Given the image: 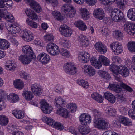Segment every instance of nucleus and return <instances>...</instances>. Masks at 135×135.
I'll return each instance as SVG.
<instances>
[{
  "label": "nucleus",
  "instance_id": "nucleus-1",
  "mask_svg": "<svg viewBox=\"0 0 135 135\" xmlns=\"http://www.w3.org/2000/svg\"><path fill=\"white\" fill-rule=\"evenodd\" d=\"M63 14L67 17L71 18L75 16L76 11L72 7H70L68 4H64L61 8Z\"/></svg>",
  "mask_w": 135,
  "mask_h": 135
},
{
  "label": "nucleus",
  "instance_id": "nucleus-2",
  "mask_svg": "<svg viewBox=\"0 0 135 135\" xmlns=\"http://www.w3.org/2000/svg\"><path fill=\"white\" fill-rule=\"evenodd\" d=\"M110 15L112 20L115 22L120 21L124 17L122 12L118 9H115L112 11Z\"/></svg>",
  "mask_w": 135,
  "mask_h": 135
},
{
  "label": "nucleus",
  "instance_id": "nucleus-3",
  "mask_svg": "<svg viewBox=\"0 0 135 135\" xmlns=\"http://www.w3.org/2000/svg\"><path fill=\"white\" fill-rule=\"evenodd\" d=\"M46 49L47 52L52 55H57L60 52L58 47L52 43H50L47 44Z\"/></svg>",
  "mask_w": 135,
  "mask_h": 135
},
{
  "label": "nucleus",
  "instance_id": "nucleus-4",
  "mask_svg": "<svg viewBox=\"0 0 135 135\" xmlns=\"http://www.w3.org/2000/svg\"><path fill=\"white\" fill-rule=\"evenodd\" d=\"M65 71L68 74L74 75L77 72L76 68L74 64L71 63H67L64 66Z\"/></svg>",
  "mask_w": 135,
  "mask_h": 135
},
{
  "label": "nucleus",
  "instance_id": "nucleus-5",
  "mask_svg": "<svg viewBox=\"0 0 135 135\" xmlns=\"http://www.w3.org/2000/svg\"><path fill=\"white\" fill-rule=\"evenodd\" d=\"M110 46L113 52L116 55H119L123 51V49L122 45L118 42H113L111 44Z\"/></svg>",
  "mask_w": 135,
  "mask_h": 135
},
{
  "label": "nucleus",
  "instance_id": "nucleus-6",
  "mask_svg": "<svg viewBox=\"0 0 135 135\" xmlns=\"http://www.w3.org/2000/svg\"><path fill=\"white\" fill-rule=\"evenodd\" d=\"M2 18L11 22H13L14 20V17L12 15L8 12L7 9L0 10V20Z\"/></svg>",
  "mask_w": 135,
  "mask_h": 135
},
{
  "label": "nucleus",
  "instance_id": "nucleus-7",
  "mask_svg": "<svg viewBox=\"0 0 135 135\" xmlns=\"http://www.w3.org/2000/svg\"><path fill=\"white\" fill-rule=\"evenodd\" d=\"M95 125L96 127L99 129H106L109 127V124L108 122L100 119L96 120Z\"/></svg>",
  "mask_w": 135,
  "mask_h": 135
},
{
  "label": "nucleus",
  "instance_id": "nucleus-8",
  "mask_svg": "<svg viewBox=\"0 0 135 135\" xmlns=\"http://www.w3.org/2000/svg\"><path fill=\"white\" fill-rule=\"evenodd\" d=\"M37 58L38 61L43 64H47L50 60V56L44 52L40 53L38 56Z\"/></svg>",
  "mask_w": 135,
  "mask_h": 135
},
{
  "label": "nucleus",
  "instance_id": "nucleus-9",
  "mask_svg": "<svg viewBox=\"0 0 135 135\" xmlns=\"http://www.w3.org/2000/svg\"><path fill=\"white\" fill-rule=\"evenodd\" d=\"M40 103L41 109L43 112L45 113H50L52 109V107L50 106L45 100H42Z\"/></svg>",
  "mask_w": 135,
  "mask_h": 135
},
{
  "label": "nucleus",
  "instance_id": "nucleus-10",
  "mask_svg": "<svg viewBox=\"0 0 135 135\" xmlns=\"http://www.w3.org/2000/svg\"><path fill=\"white\" fill-rule=\"evenodd\" d=\"M94 47L98 51L103 54L107 51L106 46L100 41L96 42L94 45Z\"/></svg>",
  "mask_w": 135,
  "mask_h": 135
},
{
  "label": "nucleus",
  "instance_id": "nucleus-11",
  "mask_svg": "<svg viewBox=\"0 0 135 135\" xmlns=\"http://www.w3.org/2000/svg\"><path fill=\"white\" fill-rule=\"evenodd\" d=\"M79 120L83 125H86L87 123H89L91 121V117L89 115L83 113L80 115Z\"/></svg>",
  "mask_w": 135,
  "mask_h": 135
},
{
  "label": "nucleus",
  "instance_id": "nucleus-12",
  "mask_svg": "<svg viewBox=\"0 0 135 135\" xmlns=\"http://www.w3.org/2000/svg\"><path fill=\"white\" fill-rule=\"evenodd\" d=\"M21 32L23 33L21 37L25 41L29 42L33 39V34L30 30H26L21 31Z\"/></svg>",
  "mask_w": 135,
  "mask_h": 135
},
{
  "label": "nucleus",
  "instance_id": "nucleus-13",
  "mask_svg": "<svg viewBox=\"0 0 135 135\" xmlns=\"http://www.w3.org/2000/svg\"><path fill=\"white\" fill-rule=\"evenodd\" d=\"M42 89L40 85L36 83L32 84L31 86V90L34 95L39 96L42 93Z\"/></svg>",
  "mask_w": 135,
  "mask_h": 135
},
{
  "label": "nucleus",
  "instance_id": "nucleus-14",
  "mask_svg": "<svg viewBox=\"0 0 135 135\" xmlns=\"http://www.w3.org/2000/svg\"><path fill=\"white\" fill-rule=\"evenodd\" d=\"M22 51L23 52L26 54V55L32 57V59H35L36 56L33 52L32 48L29 46L25 45L22 48Z\"/></svg>",
  "mask_w": 135,
  "mask_h": 135
},
{
  "label": "nucleus",
  "instance_id": "nucleus-15",
  "mask_svg": "<svg viewBox=\"0 0 135 135\" xmlns=\"http://www.w3.org/2000/svg\"><path fill=\"white\" fill-rule=\"evenodd\" d=\"M83 69L84 72L90 76H93L95 73V69L91 66L85 65L83 66Z\"/></svg>",
  "mask_w": 135,
  "mask_h": 135
},
{
  "label": "nucleus",
  "instance_id": "nucleus-16",
  "mask_svg": "<svg viewBox=\"0 0 135 135\" xmlns=\"http://www.w3.org/2000/svg\"><path fill=\"white\" fill-rule=\"evenodd\" d=\"M93 15L97 18L101 20L104 17V13L102 8L96 9L94 11Z\"/></svg>",
  "mask_w": 135,
  "mask_h": 135
},
{
  "label": "nucleus",
  "instance_id": "nucleus-17",
  "mask_svg": "<svg viewBox=\"0 0 135 135\" xmlns=\"http://www.w3.org/2000/svg\"><path fill=\"white\" fill-rule=\"evenodd\" d=\"M90 55L86 52H85L83 54H79L78 58L80 62L82 63H86L90 59Z\"/></svg>",
  "mask_w": 135,
  "mask_h": 135
},
{
  "label": "nucleus",
  "instance_id": "nucleus-18",
  "mask_svg": "<svg viewBox=\"0 0 135 135\" xmlns=\"http://www.w3.org/2000/svg\"><path fill=\"white\" fill-rule=\"evenodd\" d=\"M78 40L80 44L84 47H86L89 45V40L87 37L85 35L81 34L79 36Z\"/></svg>",
  "mask_w": 135,
  "mask_h": 135
},
{
  "label": "nucleus",
  "instance_id": "nucleus-19",
  "mask_svg": "<svg viewBox=\"0 0 135 135\" xmlns=\"http://www.w3.org/2000/svg\"><path fill=\"white\" fill-rule=\"evenodd\" d=\"M118 72L121 74L123 76L126 77L129 75V70L126 67L122 65L118 66L117 69Z\"/></svg>",
  "mask_w": 135,
  "mask_h": 135
},
{
  "label": "nucleus",
  "instance_id": "nucleus-20",
  "mask_svg": "<svg viewBox=\"0 0 135 135\" xmlns=\"http://www.w3.org/2000/svg\"><path fill=\"white\" fill-rule=\"evenodd\" d=\"M74 25L75 26L81 30L85 31L87 29L85 23L81 20H79L75 22Z\"/></svg>",
  "mask_w": 135,
  "mask_h": 135
},
{
  "label": "nucleus",
  "instance_id": "nucleus-21",
  "mask_svg": "<svg viewBox=\"0 0 135 135\" xmlns=\"http://www.w3.org/2000/svg\"><path fill=\"white\" fill-rule=\"evenodd\" d=\"M55 105L57 108H59L62 106H63L65 104V102L62 99L61 97H56L54 101Z\"/></svg>",
  "mask_w": 135,
  "mask_h": 135
},
{
  "label": "nucleus",
  "instance_id": "nucleus-22",
  "mask_svg": "<svg viewBox=\"0 0 135 135\" xmlns=\"http://www.w3.org/2000/svg\"><path fill=\"white\" fill-rule=\"evenodd\" d=\"M32 57L28 55H21L19 57V59L23 64H28L31 62L32 59H32Z\"/></svg>",
  "mask_w": 135,
  "mask_h": 135
},
{
  "label": "nucleus",
  "instance_id": "nucleus-23",
  "mask_svg": "<svg viewBox=\"0 0 135 135\" xmlns=\"http://www.w3.org/2000/svg\"><path fill=\"white\" fill-rule=\"evenodd\" d=\"M7 64L5 65V68L10 71H14L16 68V65L14 62L11 61H8L6 62Z\"/></svg>",
  "mask_w": 135,
  "mask_h": 135
},
{
  "label": "nucleus",
  "instance_id": "nucleus-24",
  "mask_svg": "<svg viewBox=\"0 0 135 135\" xmlns=\"http://www.w3.org/2000/svg\"><path fill=\"white\" fill-rule=\"evenodd\" d=\"M7 99L11 103H14L18 102L19 100L18 96L16 94L11 93L7 97Z\"/></svg>",
  "mask_w": 135,
  "mask_h": 135
},
{
  "label": "nucleus",
  "instance_id": "nucleus-25",
  "mask_svg": "<svg viewBox=\"0 0 135 135\" xmlns=\"http://www.w3.org/2000/svg\"><path fill=\"white\" fill-rule=\"evenodd\" d=\"M104 97L111 103H114L116 100L115 96L108 92H107L104 94Z\"/></svg>",
  "mask_w": 135,
  "mask_h": 135
},
{
  "label": "nucleus",
  "instance_id": "nucleus-26",
  "mask_svg": "<svg viewBox=\"0 0 135 135\" xmlns=\"http://www.w3.org/2000/svg\"><path fill=\"white\" fill-rule=\"evenodd\" d=\"M59 109L57 111V113L65 118H67L68 116V110L64 108L61 107L58 108Z\"/></svg>",
  "mask_w": 135,
  "mask_h": 135
},
{
  "label": "nucleus",
  "instance_id": "nucleus-27",
  "mask_svg": "<svg viewBox=\"0 0 135 135\" xmlns=\"http://www.w3.org/2000/svg\"><path fill=\"white\" fill-rule=\"evenodd\" d=\"M108 88L110 89L117 93H120L122 91L121 88L117 84H109Z\"/></svg>",
  "mask_w": 135,
  "mask_h": 135
},
{
  "label": "nucleus",
  "instance_id": "nucleus-28",
  "mask_svg": "<svg viewBox=\"0 0 135 135\" xmlns=\"http://www.w3.org/2000/svg\"><path fill=\"white\" fill-rule=\"evenodd\" d=\"M92 65L95 68L99 69L101 67L102 64L100 61H98L94 57H92L90 60Z\"/></svg>",
  "mask_w": 135,
  "mask_h": 135
},
{
  "label": "nucleus",
  "instance_id": "nucleus-29",
  "mask_svg": "<svg viewBox=\"0 0 135 135\" xmlns=\"http://www.w3.org/2000/svg\"><path fill=\"white\" fill-rule=\"evenodd\" d=\"M118 120L120 123L126 126H129L131 124V122L129 120V119L123 116H120Z\"/></svg>",
  "mask_w": 135,
  "mask_h": 135
},
{
  "label": "nucleus",
  "instance_id": "nucleus-30",
  "mask_svg": "<svg viewBox=\"0 0 135 135\" xmlns=\"http://www.w3.org/2000/svg\"><path fill=\"white\" fill-rule=\"evenodd\" d=\"M12 113L15 117L18 119H22L24 117V114L21 110H14L12 111Z\"/></svg>",
  "mask_w": 135,
  "mask_h": 135
},
{
  "label": "nucleus",
  "instance_id": "nucleus-31",
  "mask_svg": "<svg viewBox=\"0 0 135 135\" xmlns=\"http://www.w3.org/2000/svg\"><path fill=\"white\" fill-rule=\"evenodd\" d=\"M78 130L82 135H86L90 132L89 129L81 125H79L78 127Z\"/></svg>",
  "mask_w": 135,
  "mask_h": 135
},
{
  "label": "nucleus",
  "instance_id": "nucleus-32",
  "mask_svg": "<svg viewBox=\"0 0 135 135\" xmlns=\"http://www.w3.org/2000/svg\"><path fill=\"white\" fill-rule=\"evenodd\" d=\"M128 17L132 21H135V8H131L127 12Z\"/></svg>",
  "mask_w": 135,
  "mask_h": 135
},
{
  "label": "nucleus",
  "instance_id": "nucleus-33",
  "mask_svg": "<svg viewBox=\"0 0 135 135\" xmlns=\"http://www.w3.org/2000/svg\"><path fill=\"white\" fill-rule=\"evenodd\" d=\"M22 95L27 100H31L33 97V95L32 93L29 91H24Z\"/></svg>",
  "mask_w": 135,
  "mask_h": 135
},
{
  "label": "nucleus",
  "instance_id": "nucleus-34",
  "mask_svg": "<svg viewBox=\"0 0 135 135\" xmlns=\"http://www.w3.org/2000/svg\"><path fill=\"white\" fill-rule=\"evenodd\" d=\"M30 6L33 8L34 10L37 13H40L42 9L38 3L35 1H33L30 4Z\"/></svg>",
  "mask_w": 135,
  "mask_h": 135
},
{
  "label": "nucleus",
  "instance_id": "nucleus-35",
  "mask_svg": "<svg viewBox=\"0 0 135 135\" xmlns=\"http://www.w3.org/2000/svg\"><path fill=\"white\" fill-rule=\"evenodd\" d=\"M30 6L33 8L34 10L37 13H40L42 9L38 3L35 1H33L30 4Z\"/></svg>",
  "mask_w": 135,
  "mask_h": 135
},
{
  "label": "nucleus",
  "instance_id": "nucleus-36",
  "mask_svg": "<svg viewBox=\"0 0 135 135\" xmlns=\"http://www.w3.org/2000/svg\"><path fill=\"white\" fill-rule=\"evenodd\" d=\"M14 85L16 88L20 90L23 88L24 86L23 81L20 79H18L15 81L14 82Z\"/></svg>",
  "mask_w": 135,
  "mask_h": 135
},
{
  "label": "nucleus",
  "instance_id": "nucleus-37",
  "mask_svg": "<svg viewBox=\"0 0 135 135\" xmlns=\"http://www.w3.org/2000/svg\"><path fill=\"white\" fill-rule=\"evenodd\" d=\"M98 60L102 64H103L104 65L106 66H108L110 62L108 59L103 55H101L99 57Z\"/></svg>",
  "mask_w": 135,
  "mask_h": 135
},
{
  "label": "nucleus",
  "instance_id": "nucleus-38",
  "mask_svg": "<svg viewBox=\"0 0 135 135\" xmlns=\"http://www.w3.org/2000/svg\"><path fill=\"white\" fill-rule=\"evenodd\" d=\"M92 98L99 103H102L103 100L102 96L97 93H94L91 95Z\"/></svg>",
  "mask_w": 135,
  "mask_h": 135
},
{
  "label": "nucleus",
  "instance_id": "nucleus-39",
  "mask_svg": "<svg viewBox=\"0 0 135 135\" xmlns=\"http://www.w3.org/2000/svg\"><path fill=\"white\" fill-rule=\"evenodd\" d=\"M132 105L134 109L129 110L128 112V114L132 119L135 120V100L132 102Z\"/></svg>",
  "mask_w": 135,
  "mask_h": 135
},
{
  "label": "nucleus",
  "instance_id": "nucleus-40",
  "mask_svg": "<svg viewBox=\"0 0 135 135\" xmlns=\"http://www.w3.org/2000/svg\"><path fill=\"white\" fill-rule=\"evenodd\" d=\"M81 14L84 20H87L90 18L89 13L85 8H83L81 10Z\"/></svg>",
  "mask_w": 135,
  "mask_h": 135
},
{
  "label": "nucleus",
  "instance_id": "nucleus-41",
  "mask_svg": "<svg viewBox=\"0 0 135 135\" xmlns=\"http://www.w3.org/2000/svg\"><path fill=\"white\" fill-rule=\"evenodd\" d=\"M43 121L47 124L52 126L54 123V120L52 118L46 116H45L42 118Z\"/></svg>",
  "mask_w": 135,
  "mask_h": 135
},
{
  "label": "nucleus",
  "instance_id": "nucleus-42",
  "mask_svg": "<svg viewBox=\"0 0 135 135\" xmlns=\"http://www.w3.org/2000/svg\"><path fill=\"white\" fill-rule=\"evenodd\" d=\"M8 123V119L4 115H0V124L2 126H6Z\"/></svg>",
  "mask_w": 135,
  "mask_h": 135
},
{
  "label": "nucleus",
  "instance_id": "nucleus-43",
  "mask_svg": "<svg viewBox=\"0 0 135 135\" xmlns=\"http://www.w3.org/2000/svg\"><path fill=\"white\" fill-rule=\"evenodd\" d=\"M98 74L101 77L105 79L108 80L110 78V74L108 73L105 71L99 70Z\"/></svg>",
  "mask_w": 135,
  "mask_h": 135
},
{
  "label": "nucleus",
  "instance_id": "nucleus-44",
  "mask_svg": "<svg viewBox=\"0 0 135 135\" xmlns=\"http://www.w3.org/2000/svg\"><path fill=\"white\" fill-rule=\"evenodd\" d=\"M114 1H116L118 3L119 8L122 10L125 8V4L127 2L128 0H112Z\"/></svg>",
  "mask_w": 135,
  "mask_h": 135
},
{
  "label": "nucleus",
  "instance_id": "nucleus-45",
  "mask_svg": "<svg viewBox=\"0 0 135 135\" xmlns=\"http://www.w3.org/2000/svg\"><path fill=\"white\" fill-rule=\"evenodd\" d=\"M120 86L128 92L131 93L133 91V89L131 87L123 82L121 83Z\"/></svg>",
  "mask_w": 135,
  "mask_h": 135
},
{
  "label": "nucleus",
  "instance_id": "nucleus-46",
  "mask_svg": "<svg viewBox=\"0 0 135 135\" xmlns=\"http://www.w3.org/2000/svg\"><path fill=\"white\" fill-rule=\"evenodd\" d=\"M128 50L131 52H135V42L130 41L127 45Z\"/></svg>",
  "mask_w": 135,
  "mask_h": 135
},
{
  "label": "nucleus",
  "instance_id": "nucleus-47",
  "mask_svg": "<svg viewBox=\"0 0 135 135\" xmlns=\"http://www.w3.org/2000/svg\"><path fill=\"white\" fill-rule=\"evenodd\" d=\"M26 22L28 25L32 28H36L38 27V25L37 23L30 20L28 18H27L26 20Z\"/></svg>",
  "mask_w": 135,
  "mask_h": 135
},
{
  "label": "nucleus",
  "instance_id": "nucleus-48",
  "mask_svg": "<svg viewBox=\"0 0 135 135\" xmlns=\"http://www.w3.org/2000/svg\"><path fill=\"white\" fill-rule=\"evenodd\" d=\"M78 84L84 88H87L89 86L88 83L83 80L78 79Z\"/></svg>",
  "mask_w": 135,
  "mask_h": 135
},
{
  "label": "nucleus",
  "instance_id": "nucleus-49",
  "mask_svg": "<svg viewBox=\"0 0 135 135\" xmlns=\"http://www.w3.org/2000/svg\"><path fill=\"white\" fill-rule=\"evenodd\" d=\"M52 14L54 18L57 20H62L63 17L59 12L54 11L52 12Z\"/></svg>",
  "mask_w": 135,
  "mask_h": 135
},
{
  "label": "nucleus",
  "instance_id": "nucleus-50",
  "mask_svg": "<svg viewBox=\"0 0 135 135\" xmlns=\"http://www.w3.org/2000/svg\"><path fill=\"white\" fill-rule=\"evenodd\" d=\"M67 108L70 110V111L74 112L76 111L77 108L76 104L74 103H70L67 105Z\"/></svg>",
  "mask_w": 135,
  "mask_h": 135
},
{
  "label": "nucleus",
  "instance_id": "nucleus-51",
  "mask_svg": "<svg viewBox=\"0 0 135 135\" xmlns=\"http://www.w3.org/2000/svg\"><path fill=\"white\" fill-rule=\"evenodd\" d=\"M114 36L117 39H122L123 35L121 32L118 30H115L114 33Z\"/></svg>",
  "mask_w": 135,
  "mask_h": 135
},
{
  "label": "nucleus",
  "instance_id": "nucleus-52",
  "mask_svg": "<svg viewBox=\"0 0 135 135\" xmlns=\"http://www.w3.org/2000/svg\"><path fill=\"white\" fill-rule=\"evenodd\" d=\"M106 113L112 116L115 113L116 111L114 109L111 107H109L107 108L106 110Z\"/></svg>",
  "mask_w": 135,
  "mask_h": 135
},
{
  "label": "nucleus",
  "instance_id": "nucleus-53",
  "mask_svg": "<svg viewBox=\"0 0 135 135\" xmlns=\"http://www.w3.org/2000/svg\"><path fill=\"white\" fill-rule=\"evenodd\" d=\"M19 75L21 78L25 80H28L30 79L29 75L23 71H20Z\"/></svg>",
  "mask_w": 135,
  "mask_h": 135
},
{
  "label": "nucleus",
  "instance_id": "nucleus-54",
  "mask_svg": "<svg viewBox=\"0 0 135 135\" xmlns=\"http://www.w3.org/2000/svg\"><path fill=\"white\" fill-rule=\"evenodd\" d=\"M54 38V36L50 33L47 34L44 36V39L47 42L52 41Z\"/></svg>",
  "mask_w": 135,
  "mask_h": 135
},
{
  "label": "nucleus",
  "instance_id": "nucleus-55",
  "mask_svg": "<svg viewBox=\"0 0 135 135\" xmlns=\"http://www.w3.org/2000/svg\"><path fill=\"white\" fill-rule=\"evenodd\" d=\"M61 55L66 57H69L70 55L69 52L67 50L64 49H61Z\"/></svg>",
  "mask_w": 135,
  "mask_h": 135
},
{
  "label": "nucleus",
  "instance_id": "nucleus-56",
  "mask_svg": "<svg viewBox=\"0 0 135 135\" xmlns=\"http://www.w3.org/2000/svg\"><path fill=\"white\" fill-rule=\"evenodd\" d=\"M54 123L53 125V127L58 130H61L64 128L62 124L59 122H56Z\"/></svg>",
  "mask_w": 135,
  "mask_h": 135
},
{
  "label": "nucleus",
  "instance_id": "nucleus-57",
  "mask_svg": "<svg viewBox=\"0 0 135 135\" xmlns=\"http://www.w3.org/2000/svg\"><path fill=\"white\" fill-rule=\"evenodd\" d=\"M60 43L61 44L65 47H68L69 42L67 40L64 38H61L60 40Z\"/></svg>",
  "mask_w": 135,
  "mask_h": 135
},
{
  "label": "nucleus",
  "instance_id": "nucleus-58",
  "mask_svg": "<svg viewBox=\"0 0 135 135\" xmlns=\"http://www.w3.org/2000/svg\"><path fill=\"white\" fill-rule=\"evenodd\" d=\"M93 116L96 119H99V118L101 115V113L97 109H94L92 111Z\"/></svg>",
  "mask_w": 135,
  "mask_h": 135
},
{
  "label": "nucleus",
  "instance_id": "nucleus-59",
  "mask_svg": "<svg viewBox=\"0 0 135 135\" xmlns=\"http://www.w3.org/2000/svg\"><path fill=\"white\" fill-rule=\"evenodd\" d=\"M8 30L12 33L15 34L18 33L20 31L21 32V31H23V30H21V29L20 27H17L15 28L14 27L12 29H8Z\"/></svg>",
  "mask_w": 135,
  "mask_h": 135
},
{
  "label": "nucleus",
  "instance_id": "nucleus-60",
  "mask_svg": "<svg viewBox=\"0 0 135 135\" xmlns=\"http://www.w3.org/2000/svg\"><path fill=\"white\" fill-rule=\"evenodd\" d=\"M130 23L128 22H126L125 23L124 26V30L129 34V32H131V31L130 30Z\"/></svg>",
  "mask_w": 135,
  "mask_h": 135
},
{
  "label": "nucleus",
  "instance_id": "nucleus-61",
  "mask_svg": "<svg viewBox=\"0 0 135 135\" xmlns=\"http://www.w3.org/2000/svg\"><path fill=\"white\" fill-rule=\"evenodd\" d=\"M130 30L131 32H129V34L133 35L135 33V23H130Z\"/></svg>",
  "mask_w": 135,
  "mask_h": 135
},
{
  "label": "nucleus",
  "instance_id": "nucleus-62",
  "mask_svg": "<svg viewBox=\"0 0 135 135\" xmlns=\"http://www.w3.org/2000/svg\"><path fill=\"white\" fill-rule=\"evenodd\" d=\"M63 31L61 33L66 37L70 36L72 33L70 28L69 29H66V30Z\"/></svg>",
  "mask_w": 135,
  "mask_h": 135
},
{
  "label": "nucleus",
  "instance_id": "nucleus-63",
  "mask_svg": "<svg viewBox=\"0 0 135 135\" xmlns=\"http://www.w3.org/2000/svg\"><path fill=\"white\" fill-rule=\"evenodd\" d=\"M109 31L108 28H104L100 31V32L103 36L107 37L109 35Z\"/></svg>",
  "mask_w": 135,
  "mask_h": 135
},
{
  "label": "nucleus",
  "instance_id": "nucleus-64",
  "mask_svg": "<svg viewBox=\"0 0 135 135\" xmlns=\"http://www.w3.org/2000/svg\"><path fill=\"white\" fill-rule=\"evenodd\" d=\"M2 45L1 48L6 49H8L9 47L10 44L7 40L4 39L3 43Z\"/></svg>",
  "mask_w": 135,
  "mask_h": 135
}]
</instances>
